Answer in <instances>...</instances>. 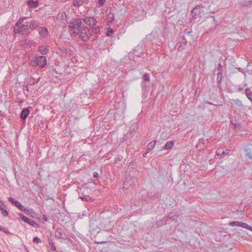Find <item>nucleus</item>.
<instances>
[{
  "label": "nucleus",
  "mask_w": 252,
  "mask_h": 252,
  "mask_svg": "<svg viewBox=\"0 0 252 252\" xmlns=\"http://www.w3.org/2000/svg\"><path fill=\"white\" fill-rule=\"evenodd\" d=\"M206 11V8L202 4H199L192 9L191 14L193 19L199 21L201 19L205 17Z\"/></svg>",
  "instance_id": "nucleus-1"
},
{
  "label": "nucleus",
  "mask_w": 252,
  "mask_h": 252,
  "mask_svg": "<svg viewBox=\"0 0 252 252\" xmlns=\"http://www.w3.org/2000/svg\"><path fill=\"white\" fill-rule=\"evenodd\" d=\"M13 32L15 33L27 35L30 33V30L28 25L23 24L21 22L19 21L14 26Z\"/></svg>",
  "instance_id": "nucleus-2"
},
{
  "label": "nucleus",
  "mask_w": 252,
  "mask_h": 252,
  "mask_svg": "<svg viewBox=\"0 0 252 252\" xmlns=\"http://www.w3.org/2000/svg\"><path fill=\"white\" fill-rule=\"evenodd\" d=\"M46 64V58L45 56H43L35 57L31 62V65L33 66H38L41 68L45 67Z\"/></svg>",
  "instance_id": "nucleus-3"
},
{
  "label": "nucleus",
  "mask_w": 252,
  "mask_h": 252,
  "mask_svg": "<svg viewBox=\"0 0 252 252\" xmlns=\"http://www.w3.org/2000/svg\"><path fill=\"white\" fill-rule=\"evenodd\" d=\"M204 24L209 27L210 30H212L214 26H216L217 24V21L214 16H210L204 21Z\"/></svg>",
  "instance_id": "nucleus-4"
},
{
  "label": "nucleus",
  "mask_w": 252,
  "mask_h": 252,
  "mask_svg": "<svg viewBox=\"0 0 252 252\" xmlns=\"http://www.w3.org/2000/svg\"><path fill=\"white\" fill-rule=\"evenodd\" d=\"M80 36L82 40L87 41L91 35L90 31L87 28H82L80 30Z\"/></svg>",
  "instance_id": "nucleus-5"
},
{
  "label": "nucleus",
  "mask_w": 252,
  "mask_h": 252,
  "mask_svg": "<svg viewBox=\"0 0 252 252\" xmlns=\"http://www.w3.org/2000/svg\"><path fill=\"white\" fill-rule=\"evenodd\" d=\"M229 225L232 226H237L241 227L248 230H250L251 227V226L249 225L247 223L241 221H231L229 223Z\"/></svg>",
  "instance_id": "nucleus-6"
},
{
  "label": "nucleus",
  "mask_w": 252,
  "mask_h": 252,
  "mask_svg": "<svg viewBox=\"0 0 252 252\" xmlns=\"http://www.w3.org/2000/svg\"><path fill=\"white\" fill-rule=\"evenodd\" d=\"M8 200L13 204H15V206L18 207L21 211L24 212H26L27 209L23 206H22L19 201L15 200L11 197H8Z\"/></svg>",
  "instance_id": "nucleus-7"
},
{
  "label": "nucleus",
  "mask_w": 252,
  "mask_h": 252,
  "mask_svg": "<svg viewBox=\"0 0 252 252\" xmlns=\"http://www.w3.org/2000/svg\"><path fill=\"white\" fill-rule=\"evenodd\" d=\"M57 19L63 24H65L67 22V17L63 12L59 13L58 14Z\"/></svg>",
  "instance_id": "nucleus-8"
},
{
  "label": "nucleus",
  "mask_w": 252,
  "mask_h": 252,
  "mask_svg": "<svg viewBox=\"0 0 252 252\" xmlns=\"http://www.w3.org/2000/svg\"><path fill=\"white\" fill-rule=\"evenodd\" d=\"M19 215L22 220L29 223L31 225L34 226L36 224L34 220L29 219L28 217L25 216L23 214H19Z\"/></svg>",
  "instance_id": "nucleus-9"
},
{
  "label": "nucleus",
  "mask_w": 252,
  "mask_h": 252,
  "mask_svg": "<svg viewBox=\"0 0 252 252\" xmlns=\"http://www.w3.org/2000/svg\"><path fill=\"white\" fill-rule=\"evenodd\" d=\"M84 22L89 26H94L96 24V20L92 17H86L84 19Z\"/></svg>",
  "instance_id": "nucleus-10"
},
{
  "label": "nucleus",
  "mask_w": 252,
  "mask_h": 252,
  "mask_svg": "<svg viewBox=\"0 0 252 252\" xmlns=\"http://www.w3.org/2000/svg\"><path fill=\"white\" fill-rule=\"evenodd\" d=\"M38 31L39 34L42 37H45L47 34V32H48L47 29L44 27H41L38 28Z\"/></svg>",
  "instance_id": "nucleus-11"
},
{
  "label": "nucleus",
  "mask_w": 252,
  "mask_h": 252,
  "mask_svg": "<svg viewBox=\"0 0 252 252\" xmlns=\"http://www.w3.org/2000/svg\"><path fill=\"white\" fill-rule=\"evenodd\" d=\"M38 3V1H33L32 0H28L27 2V4L31 8H35L37 7Z\"/></svg>",
  "instance_id": "nucleus-12"
},
{
  "label": "nucleus",
  "mask_w": 252,
  "mask_h": 252,
  "mask_svg": "<svg viewBox=\"0 0 252 252\" xmlns=\"http://www.w3.org/2000/svg\"><path fill=\"white\" fill-rule=\"evenodd\" d=\"M69 27L71 29V31L72 32V33H76L78 31V27L75 22H71L69 24Z\"/></svg>",
  "instance_id": "nucleus-13"
},
{
  "label": "nucleus",
  "mask_w": 252,
  "mask_h": 252,
  "mask_svg": "<svg viewBox=\"0 0 252 252\" xmlns=\"http://www.w3.org/2000/svg\"><path fill=\"white\" fill-rule=\"evenodd\" d=\"M228 149L225 148H219L217 151V155H223L228 154Z\"/></svg>",
  "instance_id": "nucleus-14"
},
{
  "label": "nucleus",
  "mask_w": 252,
  "mask_h": 252,
  "mask_svg": "<svg viewBox=\"0 0 252 252\" xmlns=\"http://www.w3.org/2000/svg\"><path fill=\"white\" fill-rule=\"evenodd\" d=\"M38 51L42 55H46L48 52V48L47 46H40Z\"/></svg>",
  "instance_id": "nucleus-15"
},
{
  "label": "nucleus",
  "mask_w": 252,
  "mask_h": 252,
  "mask_svg": "<svg viewBox=\"0 0 252 252\" xmlns=\"http://www.w3.org/2000/svg\"><path fill=\"white\" fill-rule=\"evenodd\" d=\"M29 114V110L27 108L24 109L21 112V118L23 120L26 119Z\"/></svg>",
  "instance_id": "nucleus-16"
},
{
  "label": "nucleus",
  "mask_w": 252,
  "mask_h": 252,
  "mask_svg": "<svg viewBox=\"0 0 252 252\" xmlns=\"http://www.w3.org/2000/svg\"><path fill=\"white\" fill-rule=\"evenodd\" d=\"M252 4V0H242L240 4L243 6H248Z\"/></svg>",
  "instance_id": "nucleus-17"
},
{
  "label": "nucleus",
  "mask_w": 252,
  "mask_h": 252,
  "mask_svg": "<svg viewBox=\"0 0 252 252\" xmlns=\"http://www.w3.org/2000/svg\"><path fill=\"white\" fill-rule=\"evenodd\" d=\"M38 26V24L35 21H32L30 22L29 25V29H35Z\"/></svg>",
  "instance_id": "nucleus-18"
},
{
  "label": "nucleus",
  "mask_w": 252,
  "mask_h": 252,
  "mask_svg": "<svg viewBox=\"0 0 252 252\" xmlns=\"http://www.w3.org/2000/svg\"><path fill=\"white\" fill-rule=\"evenodd\" d=\"M131 181L129 179H126L125 180L124 183V188L126 189H128L129 187L131 186Z\"/></svg>",
  "instance_id": "nucleus-19"
},
{
  "label": "nucleus",
  "mask_w": 252,
  "mask_h": 252,
  "mask_svg": "<svg viewBox=\"0 0 252 252\" xmlns=\"http://www.w3.org/2000/svg\"><path fill=\"white\" fill-rule=\"evenodd\" d=\"M173 146V141H168L164 146V149L165 150H169Z\"/></svg>",
  "instance_id": "nucleus-20"
},
{
  "label": "nucleus",
  "mask_w": 252,
  "mask_h": 252,
  "mask_svg": "<svg viewBox=\"0 0 252 252\" xmlns=\"http://www.w3.org/2000/svg\"><path fill=\"white\" fill-rule=\"evenodd\" d=\"M84 3V0H73V5L76 7H79Z\"/></svg>",
  "instance_id": "nucleus-21"
},
{
  "label": "nucleus",
  "mask_w": 252,
  "mask_h": 252,
  "mask_svg": "<svg viewBox=\"0 0 252 252\" xmlns=\"http://www.w3.org/2000/svg\"><path fill=\"white\" fill-rule=\"evenodd\" d=\"M84 18H79L76 20L75 22L78 29L80 28L82 23L84 22Z\"/></svg>",
  "instance_id": "nucleus-22"
},
{
  "label": "nucleus",
  "mask_w": 252,
  "mask_h": 252,
  "mask_svg": "<svg viewBox=\"0 0 252 252\" xmlns=\"http://www.w3.org/2000/svg\"><path fill=\"white\" fill-rule=\"evenodd\" d=\"M245 93L247 97L252 102V93L251 91L249 89H247L245 90Z\"/></svg>",
  "instance_id": "nucleus-23"
},
{
  "label": "nucleus",
  "mask_w": 252,
  "mask_h": 252,
  "mask_svg": "<svg viewBox=\"0 0 252 252\" xmlns=\"http://www.w3.org/2000/svg\"><path fill=\"white\" fill-rule=\"evenodd\" d=\"M231 123L234 126L235 128H239L240 122L239 121H237L236 119L233 120L231 121Z\"/></svg>",
  "instance_id": "nucleus-24"
},
{
  "label": "nucleus",
  "mask_w": 252,
  "mask_h": 252,
  "mask_svg": "<svg viewBox=\"0 0 252 252\" xmlns=\"http://www.w3.org/2000/svg\"><path fill=\"white\" fill-rule=\"evenodd\" d=\"M138 125L137 123H134L130 126L129 131L131 132H135L137 130Z\"/></svg>",
  "instance_id": "nucleus-25"
},
{
  "label": "nucleus",
  "mask_w": 252,
  "mask_h": 252,
  "mask_svg": "<svg viewBox=\"0 0 252 252\" xmlns=\"http://www.w3.org/2000/svg\"><path fill=\"white\" fill-rule=\"evenodd\" d=\"M230 102L232 105H241L242 104L241 101L238 99H231Z\"/></svg>",
  "instance_id": "nucleus-26"
},
{
  "label": "nucleus",
  "mask_w": 252,
  "mask_h": 252,
  "mask_svg": "<svg viewBox=\"0 0 252 252\" xmlns=\"http://www.w3.org/2000/svg\"><path fill=\"white\" fill-rule=\"evenodd\" d=\"M79 198L83 200V201H93V198H91V197H90L88 195H85V196H81L79 197Z\"/></svg>",
  "instance_id": "nucleus-27"
},
{
  "label": "nucleus",
  "mask_w": 252,
  "mask_h": 252,
  "mask_svg": "<svg viewBox=\"0 0 252 252\" xmlns=\"http://www.w3.org/2000/svg\"><path fill=\"white\" fill-rule=\"evenodd\" d=\"M247 155L251 159H252V147L247 149Z\"/></svg>",
  "instance_id": "nucleus-28"
},
{
  "label": "nucleus",
  "mask_w": 252,
  "mask_h": 252,
  "mask_svg": "<svg viewBox=\"0 0 252 252\" xmlns=\"http://www.w3.org/2000/svg\"><path fill=\"white\" fill-rule=\"evenodd\" d=\"M156 142V141H154L153 142L150 143L148 146V150L150 151L151 150L153 149L155 146Z\"/></svg>",
  "instance_id": "nucleus-29"
},
{
  "label": "nucleus",
  "mask_w": 252,
  "mask_h": 252,
  "mask_svg": "<svg viewBox=\"0 0 252 252\" xmlns=\"http://www.w3.org/2000/svg\"><path fill=\"white\" fill-rule=\"evenodd\" d=\"M0 209L1 211L2 214L3 215L4 217H6L8 215L7 211L5 209L2 207L1 205H0Z\"/></svg>",
  "instance_id": "nucleus-30"
},
{
  "label": "nucleus",
  "mask_w": 252,
  "mask_h": 252,
  "mask_svg": "<svg viewBox=\"0 0 252 252\" xmlns=\"http://www.w3.org/2000/svg\"><path fill=\"white\" fill-rule=\"evenodd\" d=\"M92 32L94 33H97L99 32V29L98 27H93L92 28Z\"/></svg>",
  "instance_id": "nucleus-31"
},
{
  "label": "nucleus",
  "mask_w": 252,
  "mask_h": 252,
  "mask_svg": "<svg viewBox=\"0 0 252 252\" xmlns=\"http://www.w3.org/2000/svg\"><path fill=\"white\" fill-rule=\"evenodd\" d=\"M143 79L145 81H146V82L150 81L149 76L147 73H145L143 75Z\"/></svg>",
  "instance_id": "nucleus-32"
},
{
  "label": "nucleus",
  "mask_w": 252,
  "mask_h": 252,
  "mask_svg": "<svg viewBox=\"0 0 252 252\" xmlns=\"http://www.w3.org/2000/svg\"><path fill=\"white\" fill-rule=\"evenodd\" d=\"M49 244L51 246V248L53 250L55 251L56 250L54 243L52 241L49 240Z\"/></svg>",
  "instance_id": "nucleus-33"
},
{
  "label": "nucleus",
  "mask_w": 252,
  "mask_h": 252,
  "mask_svg": "<svg viewBox=\"0 0 252 252\" xmlns=\"http://www.w3.org/2000/svg\"><path fill=\"white\" fill-rule=\"evenodd\" d=\"M33 242H35L36 243H39L41 242L40 239L37 237H35L33 239Z\"/></svg>",
  "instance_id": "nucleus-34"
},
{
  "label": "nucleus",
  "mask_w": 252,
  "mask_h": 252,
  "mask_svg": "<svg viewBox=\"0 0 252 252\" xmlns=\"http://www.w3.org/2000/svg\"><path fill=\"white\" fill-rule=\"evenodd\" d=\"M25 43L28 45H32L33 43V41L26 39L25 41Z\"/></svg>",
  "instance_id": "nucleus-35"
},
{
  "label": "nucleus",
  "mask_w": 252,
  "mask_h": 252,
  "mask_svg": "<svg viewBox=\"0 0 252 252\" xmlns=\"http://www.w3.org/2000/svg\"><path fill=\"white\" fill-rule=\"evenodd\" d=\"M222 70H221V64H219V73H218V76L219 75H220V76H222Z\"/></svg>",
  "instance_id": "nucleus-36"
},
{
  "label": "nucleus",
  "mask_w": 252,
  "mask_h": 252,
  "mask_svg": "<svg viewBox=\"0 0 252 252\" xmlns=\"http://www.w3.org/2000/svg\"><path fill=\"white\" fill-rule=\"evenodd\" d=\"M100 6H102L104 5L105 0H97Z\"/></svg>",
  "instance_id": "nucleus-37"
},
{
  "label": "nucleus",
  "mask_w": 252,
  "mask_h": 252,
  "mask_svg": "<svg viewBox=\"0 0 252 252\" xmlns=\"http://www.w3.org/2000/svg\"><path fill=\"white\" fill-rule=\"evenodd\" d=\"M113 32V31L112 30H111V31H107V32H106V34L107 36H110Z\"/></svg>",
  "instance_id": "nucleus-38"
},
{
  "label": "nucleus",
  "mask_w": 252,
  "mask_h": 252,
  "mask_svg": "<svg viewBox=\"0 0 252 252\" xmlns=\"http://www.w3.org/2000/svg\"><path fill=\"white\" fill-rule=\"evenodd\" d=\"M93 176L94 178H97L98 177V174L96 172H94Z\"/></svg>",
  "instance_id": "nucleus-39"
},
{
  "label": "nucleus",
  "mask_w": 252,
  "mask_h": 252,
  "mask_svg": "<svg viewBox=\"0 0 252 252\" xmlns=\"http://www.w3.org/2000/svg\"><path fill=\"white\" fill-rule=\"evenodd\" d=\"M149 151H150L149 150H147V152L143 154V156L144 157H146L147 154L149 152Z\"/></svg>",
  "instance_id": "nucleus-40"
},
{
  "label": "nucleus",
  "mask_w": 252,
  "mask_h": 252,
  "mask_svg": "<svg viewBox=\"0 0 252 252\" xmlns=\"http://www.w3.org/2000/svg\"><path fill=\"white\" fill-rule=\"evenodd\" d=\"M55 236L56 237L59 238L61 236V234L60 233H56Z\"/></svg>",
  "instance_id": "nucleus-41"
},
{
  "label": "nucleus",
  "mask_w": 252,
  "mask_h": 252,
  "mask_svg": "<svg viewBox=\"0 0 252 252\" xmlns=\"http://www.w3.org/2000/svg\"><path fill=\"white\" fill-rule=\"evenodd\" d=\"M43 220H45V221H47L48 220V218L45 216H43Z\"/></svg>",
  "instance_id": "nucleus-42"
},
{
  "label": "nucleus",
  "mask_w": 252,
  "mask_h": 252,
  "mask_svg": "<svg viewBox=\"0 0 252 252\" xmlns=\"http://www.w3.org/2000/svg\"><path fill=\"white\" fill-rule=\"evenodd\" d=\"M207 103H208V104H211V105H212V103L211 102H208H208H207Z\"/></svg>",
  "instance_id": "nucleus-43"
},
{
  "label": "nucleus",
  "mask_w": 252,
  "mask_h": 252,
  "mask_svg": "<svg viewBox=\"0 0 252 252\" xmlns=\"http://www.w3.org/2000/svg\"><path fill=\"white\" fill-rule=\"evenodd\" d=\"M250 230H251V231H252V226H251L250 229Z\"/></svg>",
  "instance_id": "nucleus-44"
},
{
  "label": "nucleus",
  "mask_w": 252,
  "mask_h": 252,
  "mask_svg": "<svg viewBox=\"0 0 252 252\" xmlns=\"http://www.w3.org/2000/svg\"><path fill=\"white\" fill-rule=\"evenodd\" d=\"M24 20V18H21L20 20L23 21Z\"/></svg>",
  "instance_id": "nucleus-45"
},
{
  "label": "nucleus",
  "mask_w": 252,
  "mask_h": 252,
  "mask_svg": "<svg viewBox=\"0 0 252 252\" xmlns=\"http://www.w3.org/2000/svg\"><path fill=\"white\" fill-rule=\"evenodd\" d=\"M0 230H2V228H1V227L0 226Z\"/></svg>",
  "instance_id": "nucleus-46"
},
{
  "label": "nucleus",
  "mask_w": 252,
  "mask_h": 252,
  "mask_svg": "<svg viewBox=\"0 0 252 252\" xmlns=\"http://www.w3.org/2000/svg\"><path fill=\"white\" fill-rule=\"evenodd\" d=\"M0 203H2V201L1 200H0Z\"/></svg>",
  "instance_id": "nucleus-47"
}]
</instances>
